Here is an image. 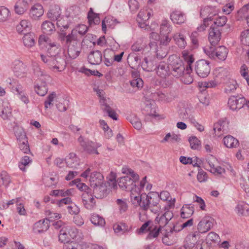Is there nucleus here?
Listing matches in <instances>:
<instances>
[{
	"instance_id": "nucleus-1",
	"label": "nucleus",
	"mask_w": 249,
	"mask_h": 249,
	"mask_svg": "<svg viewBox=\"0 0 249 249\" xmlns=\"http://www.w3.org/2000/svg\"><path fill=\"white\" fill-rule=\"evenodd\" d=\"M38 43L40 45H43L47 49V55L48 58L53 57L58 55L60 51V46L59 43L52 41V40L45 35H41L38 39Z\"/></svg>"
},
{
	"instance_id": "nucleus-2",
	"label": "nucleus",
	"mask_w": 249,
	"mask_h": 249,
	"mask_svg": "<svg viewBox=\"0 0 249 249\" xmlns=\"http://www.w3.org/2000/svg\"><path fill=\"white\" fill-rule=\"evenodd\" d=\"M40 57L42 61L54 71H62L66 68L65 60L59 55L48 58L45 55L41 54Z\"/></svg>"
},
{
	"instance_id": "nucleus-3",
	"label": "nucleus",
	"mask_w": 249,
	"mask_h": 249,
	"mask_svg": "<svg viewBox=\"0 0 249 249\" xmlns=\"http://www.w3.org/2000/svg\"><path fill=\"white\" fill-rule=\"evenodd\" d=\"M129 172L130 175L120 178L118 180V183L122 190L130 191L138 187L136 182L138 180L139 177L138 175L131 169L129 170Z\"/></svg>"
},
{
	"instance_id": "nucleus-4",
	"label": "nucleus",
	"mask_w": 249,
	"mask_h": 249,
	"mask_svg": "<svg viewBox=\"0 0 249 249\" xmlns=\"http://www.w3.org/2000/svg\"><path fill=\"white\" fill-rule=\"evenodd\" d=\"M203 51L205 54L210 58H217L219 60H225L228 53V49L224 46H220L215 48V47H205Z\"/></svg>"
},
{
	"instance_id": "nucleus-5",
	"label": "nucleus",
	"mask_w": 249,
	"mask_h": 249,
	"mask_svg": "<svg viewBox=\"0 0 249 249\" xmlns=\"http://www.w3.org/2000/svg\"><path fill=\"white\" fill-rule=\"evenodd\" d=\"M169 61L171 74L177 78L182 76L186 70L182 61L176 55L170 56Z\"/></svg>"
},
{
	"instance_id": "nucleus-6",
	"label": "nucleus",
	"mask_w": 249,
	"mask_h": 249,
	"mask_svg": "<svg viewBox=\"0 0 249 249\" xmlns=\"http://www.w3.org/2000/svg\"><path fill=\"white\" fill-rule=\"evenodd\" d=\"M194 70L198 76L202 78L206 77L211 71L210 63L204 59L199 60L196 62Z\"/></svg>"
},
{
	"instance_id": "nucleus-7",
	"label": "nucleus",
	"mask_w": 249,
	"mask_h": 249,
	"mask_svg": "<svg viewBox=\"0 0 249 249\" xmlns=\"http://www.w3.org/2000/svg\"><path fill=\"white\" fill-rule=\"evenodd\" d=\"M69 39V38L67 39V44L66 45L68 54L70 58L74 59L79 56L81 50L80 40L79 39H73L71 41Z\"/></svg>"
},
{
	"instance_id": "nucleus-8",
	"label": "nucleus",
	"mask_w": 249,
	"mask_h": 249,
	"mask_svg": "<svg viewBox=\"0 0 249 249\" xmlns=\"http://www.w3.org/2000/svg\"><path fill=\"white\" fill-rule=\"evenodd\" d=\"M146 177H144L141 181L140 186L134 188L132 190L130 191V198L133 204H138L141 201L142 196V193L144 191V186H145L146 182Z\"/></svg>"
},
{
	"instance_id": "nucleus-9",
	"label": "nucleus",
	"mask_w": 249,
	"mask_h": 249,
	"mask_svg": "<svg viewBox=\"0 0 249 249\" xmlns=\"http://www.w3.org/2000/svg\"><path fill=\"white\" fill-rule=\"evenodd\" d=\"M214 219L211 216H204L197 224V231L199 234L205 233L209 231L213 226Z\"/></svg>"
},
{
	"instance_id": "nucleus-10",
	"label": "nucleus",
	"mask_w": 249,
	"mask_h": 249,
	"mask_svg": "<svg viewBox=\"0 0 249 249\" xmlns=\"http://www.w3.org/2000/svg\"><path fill=\"white\" fill-rule=\"evenodd\" d=\"M77 140L81 146L83 147L84 150L87 151L88 153L90 154H95L97 155L99 154L97 148L101 146V144L96 143V144H94V143L91 141H86L82 136H80L78 138Z\"/></svg>"
},
{
	"instance_id": "nucleus-11",
	"label": "nucleus",
	"mask_w": 249,
	"mask_h": 249,
	"mask_svg": "<svg viewBox=\"0 0 249 249\" xmlns=\"http://www.w3.org/2000/svg\"><path fill=\"white\" fill-rule=\"evenodd\" d=\"M245 99L238 96H231L228 100V106L233 111H237L244 107Z\"/></svg>"
},
{
	"instance_id": "nucleus-12",
	"label": "nucleus",
	"mask_w": 249,
	"mask_h": 249,
	"mask_svg": "<svg viewBox=\"0 0 249 249\" xmlns=\"http://www.w3.org/2000/svg\"><path fill=\"white\" fill-rule=\"evenodd\" d=\"M219 10L215 6H208L204 7L200 11V16L207 21H212L217 16Z\"/></svg>"
},
{
	"instance_id": "nucleus-13",
	"label": "nucleus",
	"mask_w": 249,
	"mask_h": 249,
	"mask_svg": "<svg viewBox=\"0 0 249 249\" xmlns=\"http://www.w3.org/2000/svg\"><path fill=\"white\" fill-rule=\"evenodd\" d=\"M38 76H41L40 85L37 84L35 86V90L36 92L41 96H44L47 92L48 89L46 86V81L49 80V76L47 75H43L42 72L40 71L39 74H37Z\"/></svg>"
},
{
	"instance_id": "nucleus-14",
	"label": "nucleus",
	"mask_w": 249,
	"mask_h": 249,
	"mask_svg": "<svg viewBox=\"0 0 249 249\" xmlns=\"http://www.w3.org/2000/svg\"><path fill=\"white\" fill-rule=\"evenodd\" d=\"M92 194V190L90 189L83 192L81 196L83 204L88 210L92 209L95 205L96 202Z\"/></svg>"
},
{
	"instance_id": "nucleus-15",
	"label": "nucleus",
	"mask_w": 249,
	"mask_h": 249,
	"mask_svg": "<svg viewBox=\"0 0 249 249\" xmlns=\"http://www.w3.org/2000/svg\"><path fill=\"white\" fill-rule=\"evenodd\" d=\"M149 194V203L150 205V210L156 213L160 209L159 205V193L156 192H151Z\"/></svg>"
},
{
	"instance_id": "nucleus-16",
	"label": "nucleus",
	"mask_w": 249,
	"mask_h": 249,
	"mask_svg": "<svg viewBox=\"0 0 249 249\" xmlns=\"http://www.w3.org/2000/svg\"><path fill=\"white\" fill-rule=\"evenodd\" d=\"M13 71L18 78H23L26 75L27 69L26 66L20 60H16L13 63Z\"/></svg>"
},
{
	"instance_id": "nucleus-17",
	"label": "nucleus",
	"mask_w": 249,
	"mask_h": 249,
	"mask_svg": "<svg viewBox=\"0 0 249 249\" xmlns=\"http://www.w3.org/2000/svg\"><path fill=\"white\" fill-rule=\"evenodd\" d=\"M200 238L199 232L194 231L189 234L185 238L184 243L185 248L192 249L194 248Z\"/></svg>"
},
{
	"instance_id": "nucleus-18",
	"label": "nucleus",
	"mask_w": 249,
	"mask_h": 249,
	"mask_svg": "<svg viewBox=\"0 0 249 249\" xmlns=\"http://www.w3.org/2000/svg\"><path fill=\"white\" fill-rule=\"evenodd\" d=\"M173 216V213L171 211H167L160 215L159 214L156 218L155 222L159 224L158 227L161 229L168 224Z\"/></svg>"
},
{
	"instance_id": "nucleus-19",
	"label": "nucleus",
	"mask_w": 249,
	"mask_h": 249,
	"mask_svg": "<svg viewBox=\"0 0 249 249\" xmlns=\"http://www.w3.org/2000/svg\"><path fill=\"white\" fill-rule=\"evenodd\" d=\"M185 33V30L182 29L173 36V39L175 44L180 49H184L187 45L186 36Z\"/></svg>"
},
{
	"instance_id": "nucleus-20",
	"label": "nucleus",
	"mask_w": 249,
	"mask_h": 249,
	"mask_svg": "<svg viewBox=\"0 0 249 249\" xmlns=\"http://www.w3.org/2000/svg\"><path fill=\"white\" fill-rule=\"evenodd\" d=\"M50 227V220L45 218L36 222L33 227V231L36 233H41L47 231Z\"/></svg>"
},
{
	"instance_id": "nucleus-21",
	"label": "nucleus",
	"mask_w": 249,
	"mask_h": 249,
	"mask_svg": "<svg viewBox=\"0 0 249 249\" xmlns=\"http://www.w3.org/2000/svg\"><path fill=\"white\" fill-rule=\"evenodd\" d=\"M221 34L220 30L210 27L208 37L211 44L210 47H215L221 39Z\"/></svg>"
},
{
	"instance_id": "nucleus-22",
	"label": "nucleus",
	"mask_w": 249,
	"mask_h": 249,
	"mask_svg": "<svg viewBox=\"0 0 249 249\" xmlns=\"http://www.w3.org/2000/svg\"><path fill=\"white\" fill-rule=\"evenodd\" d=\"M44 14L42 6L38 3L34 5L31 8L29 12L30 17L34 20L38 19Z\"/></svg>"
},
{
	"instance_id": "nucleus-23",
	"label": "nucleus",
	"mask_w": 249,
	"mask_h": 249,
	"mask_svg": "<svg viewBox=\"0 0 249 249\" xmlns=\"http://www.w3.org/2000/svg\"><path fill=\"white\" fill-rule=\"evenodd\" d=\"M11 115V108L7 101L0 100V116L3 119H7Z\"/></svg>"
},
{
	"instance_id": "nucleus-24",
	"label": "nucleus",
	"mask_w": 249,
	"mask_h": 249,
	"mask_svg": "<svg viewBox=\"0 0 249 249\" xmlns=\"http://www.w3.org/2000/svg\"><path fill=\"white\" fill-rule=\"evenodd\" d=\"M92 192L94 196L97 198H103L107 194V187L101 183L93 185V189Z\"/></svg>"
},
{
	"instance_id": "nucleus-25",
	"label": "nucleus",
	"mask_w": 249,
	"mask_h": 249,
	"mask_svg": "<svg viewBox=\"0 0 249 249\" xmlns=\"http://www.w3.org/2000/svg\"><path fill=\"white\" fill-rule=\"evenodd\" d=\"M88 59L92 65H99L102 61V54L98 50L92 51L89 53Z\"/></svg>"
},
{
	"instance_id": "nucleus-26",
	"label": "nucleus",
	"mask_w": 249,
	"mask_h": 249,
	"mask_svg": "<svg viewBox=\"0 0 249 249\" xmlns=\"http://www.w3.org/2000/svg\"><path fill=\"white\" fill-rule=\"evenodd\" d=\"M170 18L176 24H180L185 22V15L180 11L175 10L170 14Z\"/></svg>"
},
{
	"instance_id": "nucleus-27",
	"label": "nucleus",
	"mask_w": 249,
	"mask_h": 249,
	"mask_svg": "<svg viewBox=\"0 0 249 249\" xmlns=\"http://www.w3.org/2000/svg\"><path fill=\"white\" fill-rule=\"evenodd\" d=\"M228 123L226 121L220 120L213 126V131L215 135L220 137L227 130Z\"/></svg>"
},
{
	"instance_id": "nucleus-28",
	"label": "nucleus",
	"mask_w": 249,
	"mask_h": 249,
	"mask_svg": "<svg viewBox=\"0 0 249 249\" xmlns=\"http://www.w3.org/2000/svg\"><path fill=\"white\" fill-rule=\"evenodd\" d=\"M150 16V12H147L144 9L141 10L139 12L137 20L141 28H144L146 26V22L149 18Z\"/></svg>"
},
{
	"instance_id": "nucleus-29",
	"label": "nucleus",
	"mask_w": 249,
	"mask_h": 249,
	"mask_svg": "<svg viewBox=\"0 0 249 249\" xmlns=\"http://www.w3.org/2000/svg\"><path fill=\"white\" fill-rule=\"evenodd\" d=\"M170 70L169 64L167 65L165 62H161L157 68V73L160 77L165 78L171 73Z\"/></svg>"
},
{
	"instance_id": "nucleus-30",
	"label": "nucleus",
	"mask_w": 249,
	"mask_h": 249,
	"mask_svg": "<svg viewBox=\"0 0 249 249\" xmlns=\"http://www.w3.org/2000/svg\"><path fill=\"white\" fill-rule=\"evenodd\" d=\"M213 20V23L211 25V28L220 30L221 31V28L226 24L227 21V18L226 16H220L217 15Z\"/></svg>"
},
{
	"instance_id": "nucleus-31",
	"label": "nucleus",
	"mask_w": 249,
	"mask_h": 249,
	"mask_svg": "<svg viewBox=\"0 0 249 249\" xmlns=\"http://www.w3.org/2000/svg\"><path fill=\"white\" fill-rule=\"evenodd\" d=\"M181 227L180 228H177V226H174L173 228H171L169 231L164 232V236L162 238V242L167 245L171 244V242L169 241V239L173 238V234L175 232H177L181 230Z\"/></svg>"
},
{
	"instance_id": "nucleus-32",
	"label": "nucleus",
	"mask_w": 249,
	"mask_h": 249,
	"mask_svg": "<svg viewBox=\"0 0 249 249\" xmlns=\"http://www.w3.org/2000/svg\"><path fill=\"white\" fill-rule=\"evenodd\" d=\"M60 7L57 5L52 6L47 13L48 18L52 20H56L61 17Z\"/></svg>"
},
{
	"instance_id": "nucleus-33",
	"label": "nucleus",
	"mask_w": 249,
	"mask_h": 249,
	"mask_svg": "<svg viewBox=\"0 0 249 249\" xmlns=\"http://www.w3.org/2000/svg\"><path fill=\"white\" fill-rule=\"evenodd\" d=\"M31 24L27 20H22L20 23L17 25L16 29L17 32L20 34H25L30 30Z\"/></svg>"
},
{
	"instance_id": "nucleus-34",
	"label": "nucleus",
	"mask_w": 249,
	"mask_h": 249,
	"mask_svg": "<svg viewBox=\"0 0 249 249\" xmlns=\"http://www.w3.org/2000/svg\"><path fill=\"white\" fill-rule=\"evenodd\" d=\"M238 86L235 80L234 79L229 80L225 85V92L227 94H232L237 89Z\"/></svg>"
},
{
	"instance_id": "nucleus-35",
	"label": "nucleus",
	"mask_w": 249,
	"mask_h": 249,
	"mask_svg": "<svg viewBox=\"0 0 249 249\" xmlns=\"http://www.w3.org/2000/svg\"><path fill=\"white\" fill-rule=\"evenodd\" d=\"M223 142L228 148L236 147L239 145L238 140L231 135L225 137L223 139Z\"/></svg>"
},
{
	"instance_id": "nucleus-36",
	"label": "nucleus",
	"mask_w": 249,
	"mask_h": 249,
	"mask_svg": "<svg viewBox=\"0 0 249 249\" xmlns=\"http://www.w3.org/2000/svg\"><path fill=\"white\" fill-rule=\"evenodd\" d=\"M116 19L112 17H106L102 22V30L104 33H106L107 27L110 28H113L116 24Z\"/></svg>"
},
{
	"instance_id": "nucleus-37",
	"label": "nucleus",
	"mask_w": 249,
	"mask_h": 249,
	"mask_svg": "<svg viewBox=\"0 0 249 249\" xmlns=\"http://www.w3.org/2000/svg\"><path fill=\"white\" fill-rule=\"evenodd\" d=\"M88 29V28L85 25H79L71 31V35L74 39H78V35L81 36L85 35L87 32Z\"/></svg>"
},
{
	"instance_id": "nucleus-38",
	"label": "nucleus",
	"mask_w": 249,
	"mask_h": 249,
	"mask_svg": "<svg viewBox=\"0 0 249 249\" xmlns=\"http://www.w3.org/2000/svg\"><path fill=\"white\" fill-rule=\"evenodd\" d=\"M22 41L25 46L31 48L35 44V36L33 33L25 34Z\"/></svg>"
},
{
	"instance_id": "nucleus-39",
	"label": "nucleus",
	"mask_w": 249,
	"mask_h": 249,
	"mask_svg": "<svg viewBox=\"0 0 249 249\" xmlns=\"http://www.w3.org/2000/svg\"><path fill=\"white\" fill-rule=\"evenodd\" d=\"M66 163L70 168H76L79 165V160L75 154L71 153L66 159Z\"/></svg>"
},
{
	"instance_id": "nucleus-40",
	"label": "nucleus",
	"mask_w": 249,
	"mask_h": 249,
	"mask_svg": "<svg viewBox=\"0 0 249 249\" xmlns=\"http://www.w3.org/2000/svg\"><path fill=\"white\" fill-rule=\"evenodd\" d=\"M194 213V208L190 204L184 205L181 209L180 216L182 218H187Z\"/></svg>"
},
{
	"instance_id": "nucleus-41",
	"label": "nucleus",
	"mask_w": 249,
	"mask_h": 249,
	"mask_svg": "<svg viewBox=\"0 0 249 249\" xmlns=\"http://www.w3.org/2000/svg\"><path fill=\"white\" fill-rule=\"evenodd\" d=\"M161 229L160 228H159L158 226H151L148 228V231H149L147 237L146 239L148 240H151L156 238L159 235L160 232L164 236L163 233L161 231Z\"/></svg>"
},
{
	"instance_id": "nucleus-42",
	"label": "nucleus",
	"mask_w": 249,
	"mask_h": 249,
	"mask_svg": "<svg viewBox=\"0 0 249 249\" xmlns=\"http://www.w3.org/2000/svg\"><path fill=\"white\" fill-rule=\"evenodd\" d=\"M104 177L101 173L95 171L90 174L89 181L91 185H95L101 183Z\"/></svg>"
},
{
	"instance_id": "nucleus-43",
	"label": "nucleus",
	"mask_w": 249,
	"mask_h": 249,
	"mask_svg": "<svg viewBox=\"0 0 249 249\" xmlns=\"http://www.w3.org/2000/svg\"><path fill=\"white\" fill-rule=\"evenodd\" d=\"M182 57H183L185 62L187 63L186 66L185 67L186 71L188 73L192 72L193 70L191 65L194 61V58L193 56L192 55L188 54L187 52L184 51L182 53Z\"/></svg>"
},
{
	"instance_id": "nucleus-44",
	"label": "nucleus",
	"mask_w": 249,
	"mask_h": 249,
	"mask_svg": "<svg viewBox=\"0 0 249 249\" xmlns=\"http://www.w3.org/2000/svg\"><path fill=\"white\" fill-rule=\"evenodd\" d=\"M41 29L44 34L51 35L55 31V27L53 23L47 20L42 23Z\"/></svg>"
},
{
	"instance_id": "nucleus-45",
	"label": "nucleus",
	"mask_w": 249,
	"mask_h": 249,
	"mask_svg": "<svg viewBox=\"0 0 249 249\" xmlns=\"http://www.w3.org/2000/svg\"><path fill=\"white\" fill-rule=\"evenodd\" d=\"M172 30V27L169 21L166 19L162 20L160 27V34L168 35L171 32Z\"/></svg>"
},
{
	"instance_id": "nucleus-46",
	"label": "nucleus",
	"mask_w": 249,
	"mask_h": 249,
	"mask_svg": "<svg viewBox=\"0 0 249 249\" xmlns=\"http://www.w3.org/2000/svg\"><path fill=\"white\" fill-rule=\"evenodd\" d=\"M88 18L90 25L99 24L100 22L99 15L95 13L93 11V9L91 8L88 14Z\"/></svg>"
},
{
	"instance_id": "nucleus-47",
	"label": "nucleus",
	"mask_w": 249,
	"mask_h": 249,
	"mask_svg": "<svg viewBox=\"0 0 249 249\" xmlns=\"http://www.w3.org/2000/svg\"><path fill=\"white\" fill-rule=\"evenodd\" d=\"M132 76L133 79L130 81L131 86L134 88H137L138 89L142 88L143 82L142 80L138 77V73L136 72H133L132 73Z\"/></svg>"
},
{
	"instance_id": "nucleus-48",
	"label": "nucleus",
	"mask_w": 249,
	"mask_h": 249,
	"mask_svg": "<svg viewBox=\"0 0 249 249\" xmlns=\"http://www.w3.org/2000/svg\"><path fill=\"white\" fill-rule=\"evenodd\" d=\"M11 17L10 10L5 6H0V22H5Z\"/></svg>"
},
{
	"instance_id": "nucleus-49",
	"label": "nucleus",
	"mask_w": 249,
	"mask_h": 249,
	"mask_svg": "<svg viewBox=\"0 0 249 249\" xmlns=\"http://www.w3.org/2000/svg\"><path fill=\"white\" fill-rule=\"evenodd\" d=\"M16 91L18 98L24 103L27 104L29 103V100L27 94L22 89L21 86H18L16 88Z\"/></svg>"
},
{
	"instance_id": "nucleus-50",
	"label": "nucleus",
	"mask_w": 249,
	"mask_h": 249,
	"mask_svg": "<svg viewBox=\"0 0 249 249\" xmlns=\"http://www.w3.org/2000/svg\"><path fill=\"white\" fill-rule=\"evenodd\" d=\"M141 66L143 70L146 71H152L155 69L154 62L150 60H148L147 57L143 59Z\"/></svg>"
},
{
	"instance_id": "nucleus-51",
	"label": "nucleus",
	"mask_w": 249,
	"mask_h": 249,
	"mask_svg": "<svg viewBox=\"0 0 249 249\" xmlns=\"http://www.w3.org/2000/svg\"><path fill=\"white\" fill-rule=\"evenodd\" d=\"M32 162V160L28 156L23 157L18 163V167L21 171L25 172L27 167H28Z\"/></svg>"
},
{
	"instance_id": "nucleus-52",
	"label": "nucleus",
	"mask_w": 249,
	"mask_h": 249,
	"mask_svg": "<svg viewBox=\"0 0 249 249\" xmlns=\"http://www.w3.org/2000/svg\"><path fill=\"white\" fill-rule=\"evenodd\" d=\"M142 198L141 201L139 203V205L141 208L144 210H150V205L149 203V194L146 195L145 192L142 193Z\"/></svg>"
},
{
	"instance_id": "nucleus-53",
	"label": "nucleus",
	"mask_w": 249,
	"mask_h": 249,
	"mask_svg": "<svg viewBox=\"0 0 249 249\" xmlns=\"http://www.w3.org/2000/svg\"><path fill=\"white\" fill-rule=\"evenodd\" d=\"M90 220L95 226H104L106 223L105 219L97 214H92Z\"/></svg>"
},
{
	"instance_id": "nucleus-54",
	"label": "nucleus",
	"mask_w": 249,
	"mask_h": 249,
	"mask_svg": "<svg viewBox=\"0 0 249 249\" xmlns=\"http://www.w3.org/2000/svg\"><path fill=\"white\" fill-rule=\"evenodd\" d=\"M14 131L18 142H20L24 139H27L25 133L22 128L16 126L14 127Z\"/></svg>"
},
{
	"instance_id": "nucleus-55",
	"label": "nucleus",
	"mask_w": 249,
	"mask_h": 249,
	"mask_svg": "<svg viewBox=\"0 0 249 249\" xmlns=\"http://www.w3.org/2000/svg\"><path fill=\"white\" fill-rule=\"evenodd\" d=\"M178 116L181 119L183 120L189 119L190 122L191 119L194 118L190 114L189 109L186 108H181L178 111Z\"/></svg>"
},
{
	"instance_id": "nucleus-56",
	"label": "nucleus",
	"mask_w": 249,
	"mask_h": 249,
	"mask_svg": "<svg viewBox=\"0 0 249 249\" xmlns=\"http://www.w3.org/2000/svg\"><path fill=\"white\" fill-rule=\"evenodd\" d=\"M10 182V177L4 171L0 172V186H7Z\"/></svg>"
},
{
	"instance_id": "nucleus-57",
	"label": "nucleus",
	"mask_w": 249,
	"mask_h": 249,
	"mask_svg": "<svg viewBox=\"0 0 249 249\" xmlns=\"http://www.w3.org/2000/svg\"><path fill=\"white\" fill-rule=\"evenodd\" d=\"M191 148L194 150H198L200 148V141L195 136H192L189 139Z\"/></svg>"
},
{
	"instance_id": "nucleus-58",
	"label": "nucleus",
	"mask_w": 249,
	"mask_h": 249,
	"mask_svg": "<svg viewBox=\"0 0 249 249\" xmlns=\"http://www.w3.org/2000/svg\"><path fill=\"white\" fill-rule=\"evenodd\" d=\"M127 119L130 121L135 129L140 130L142 128V124L141 122L136 116H130L127 118Z\"/></svg>"
},
{
	"instance_id": "nucleus-59",
	"label": "nucleus",
	"mask_w": 249,
	"mask_h": 249,
	"mask_svg": "<svg viewBox=\"0 0 249 249\" xmlns=\"http://www.w3.org/2000/svg\"><path fill=\"white\" fill-rule=\"evenodd\" d=\"M214 74L217 77L224 79L228 76L229 71L226 69L220 67L215 70Z\"/></svg>"
},
{
	"instance_id": "nucleus-60",
	"label": "nucleus",
	"mask_w": 249,
	"mask_h": 249,
	"mask_svg": "<svg viewBox=\"0 0 249 249\" xmlns=\"http://www.w3.org/2000/svg\"><path fill=\"white\" fill-rule=\"evenodd\" d=\"M146 47V44L142 40L135 42L131 46V50L133 52H141L143 51Z\"/></svg>"
},
{
	"instance_id": "nucleus-61",
	"label": "nucleus",
	"mask_w": 249,
	"mask_h": 249,
	"mask_svg": "<svg viewBox=\"0 0 249 249\" xmlns=\"http://www.w3.org/2000/svg\"><path fill=\"white\" fill-rule=\"evenodd\" d=\"M249 206L244 202H239L235 208V211L239 215H242L245 210H248Z\"/></svg>"
},
{
	"instance_id": "nucleus-62",
	"label": "nucleus",
	"mask_w": 249,
	"mask_h": 249,
	"mask_svg": "<svg viewBox=\"0 0 249 249\" xmlns=\"http://www.w3.org/2000/svg\"><path fill=\"white\" fill-rule=\"evenodd\" d=\"M19 148L24 153L27 154L30 152L29 145L27 139L21 140L18 142Z\"/></svg>"
},
{
	"instance_id": "nucleus-63",
	"label": "nucleus",
	"mask_w": 249,
	"mask_h": 249,
	"mask_svg": "<svg viewBox=\"0 0 249 249\" xmlns=\"http://www.w3.org/2000/svg\"><path fill=\"white\" fill-rule=\"evenodd\" d=\"M63 249H81V246L74 241H67L64 244Z\"/></svg>"
},
{
	"instance_id": "nucleus-64",
	"label": "nucleus",
	"mask_w": 249,
	"mask_h": 249,
	"mask_svg": "<svg viewBox=\"0 0 249 249\" xmlns=\"http://www.w3.org/2000/svg\"><path fill=\"white\" fill-rule=\"evenodd\" d=\"M241 40L243 44L249 46V30H246L242 32Z\"/></svg>"
}]
</instances>
